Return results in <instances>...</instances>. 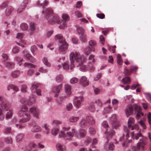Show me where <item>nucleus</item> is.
Wrapping results in <instances>:
<instances>
[{"label": "nucleus", "mask_w": 151, "mask_h": 151, "mask_svg": "<svg viewBox=\"0 0 151 151\" xmlns=\"http://www.w3.org/2000/svg\"><path fill=\"white\" fill-rule=\"evenodd\" d=\"M78 116H71L69 118V120L70 122H76L79 119Z\"/></svg>", "instance_id": "obj_30"}, {"label": "nucleus", "mask_w": 151, "mask_h": 151, "mask_svg": "<svg viewBox=\"0 0 151 151\" xmlns=\"http://www.w3.org/2000/svg\"><path fill=\"white\" fill-rule=\"evenodd\" d=\"M42 61L45 65L48 67H50L51 66V63L48 61L47 58L45 57H44L42 59Z\"/></svg>", "instance_id": "obj_25"}, {"label": "nucleus", "mask_w": 151, "mask_h": 151, "mask_svg": "<svg viewBox=\"0 0 151 151\" xmlns=\"http://www.w3.org/2000/svg\"><path fill=\"white\" fill-rule=\"evenodd\" d=\"M29 111L32 113L34 116L36 118H38L39 113L38 111L36 110L35 107L31 108L29 109Z\"/></svg>", "instance_id": "obj_17"}, {"label": "nucleus", "mask_w": 151, "mask_h": 151, "mask_svg": "<svg viewBox=\"0 0 151 151\" xmlns=\"http://www.w3.org/2000/svg\"><path fill=\"white\" fill-rule=\"evenodd\" d=\"M31 50L34 55H35L38 51V49L36 46L33 45L31 47Z\"/></svg>", "instance_id": "obj_29"}, {"label": "nucleus", "mask_w": 151, "mask_h": 151, "mask_svg": "<svg viewBox=\"0 0 151 151\" xmlns=\"http://www.w3.org/2000/svg\"><path fill=\"white\" fill-rule=\"evenodd\" d=\"M5 142L8 144H11L12 142V139L10 137H6L4 139Z\"/></svg>", "instance_id": "obj_58"}, {"label": "nucleus", "mask_w": 151, "mask_h": 151, "mask_svg": "<svg viewBox=\"0 0 151 151\" xmlns=\"http://www.w3.org/2000/svg\"><path fill=\"white\" fill-rule=\"evenodd\" d=\"M63 87L62 84H60L56 86L53 87L52 89V90L53 92L57 93H59L60 90L62 89Z\"/></svg>", "instance_id": "obj_15"}, {"label": "nucleus", "mask_w": 151, "mask_h": 151, "mask_svg": "<svg viewBox=\"0 0 151 151\" xmlns=\"http://www.w3.org/2000/svg\"><path fill=\"white\" fill-rule=\"evenodd\" d=\"M83 100V97L82 96L75 97L73 101V104L75 107L77 109L80 108L81 106V102Z\"/></svg>", "instance_id": "obj_7"}, {"label": "nucleus", "mask_w": 151, "mask_h": 151, "mask_svg": "<svg viewBox=\"0 0 151 151\" xmlns=\"http://www.w3.org/2000/svg\"><path fill=\"white\" fill-rule=\"evenodd\" d=\"M8 2H9L8 1H5L1 5L0 7L2 9L8 6Z\"/></svg>", "instance_id": "obj_56"}, {"label": "nucleus", "mask_w": 151, "mask_h": 151, "mask_svg": "<svg viewBox=\"0 0 151 151\" xmlns=\"http://www.w3.org/2000/svg\"><path fill=\"white\" fill-rule=\"evenodd\" d=\"M80 39L82 42H86L87 36L84 34L81 35L80 37Z\"/></svg>", "instance_id": "obj_48"}, {"label": "nucleus", "mask_w": 151, "mask_h": 151, "mask_svg": "<svg viewBox=\"0 0 151 151\" xmlns=\"http://www.w3.org/2000/svg\"><path fill=\"white\" fill-rule=\"evenodd\" d=\"M108 48L109 50L111 52L114 53L115 52V48L116 47V45H114L113 46H109L108 45Z\"/></svg>", "instance_id": "obj_38"}, {"label": "nucleus", "mask_w": 151, "mask_h": 151, "mask_svg": "<svg viewBox=\"0 0 151 151\" xmlns=\"http://www.w3.org/2000/svg\"><path fill=\"white\" fill-rule=\"evenodd\" d=\"M24 56L27 59L29 60L32 62H34L36 61L35 59L29 53L24 54Z\"/></svg>", "instance_id": "obj_20"}, {"label": "nucleus", "mask_w": 151, "mask_h": 151, "mask_svg": "<svg viewBox=\"0 0 151 151\" xmlns=\"http://www.w3.org/2000/svg\"><path fill=\"white\" fill-rule=\"evenodd\" d=\"M11 129L10 127H6L3 130V132L4 134H7L11 133Z\"/></svg>", "instance_id": "obj_35"}, {"label": "nucleus", "mask_w": 151, "mask_h": 151, "mask_svg": "<svg viewBox=\"0 0 151 151\" xmlns=\"http://www.w3.org/2000/svg\"><path fill=\"white\" fill-rule=\"evenodd\" d=\"M15 60L17 62V63L19 66H20L22 64V62L23 60L22 59L17 57L15 58Z\"/></svg>", "instance_id": "obj_45"}, {"label": "nucleus", "mask_w": 151, "mask_h": 151, "mask_svg": "<svg viewBox=\"0 0 151 151\" xmlns=\"http://www.w3.org/2000/svg\"><path fill=\"white\" fill-rule=\"evenodd\" d=\"M28 109V108L25 105H23L22 106L21 109L20 110V112H24L26 111Z\"/></svg>", "instance_id": "obj_59"}, {"label": "nucleus", "mask_w": 151, "mask_h": 151, "mask_svg": "<svg viewBox=\"0 0 151 151\" xmlns=\"http://www.w3.org/2000/svg\"><path fill=\"white\" fill-rule=\"evenodd\" d=\"M65 92L67 94L66 96H60L59 99L57 101L59 105H61L63 101V98H67L71 93V86L69 84H66L64 86Z\"/></svg>", "instance_id": "obj_4"}, {"label": "nucleus", "mask_w": 151, "mask_h": 151, "mask_svg": "<svg viewBox=\"0 0 151 151\" xmlns=\"http://www.w3.org/2000/svg\"><path fill=\"white\" fill-rule=\"evenodd\" d=\"M89 44L92 46H94L96 45V43L95 41L91 40L89 42Z\"/></svg>", "instance_id": "obj_61"}, {"label": "nucleus", "mask_w": 151, "mask_h": 151, "mask_svg": "<svg viewBox=\"0 0 151 151\" xmlns=\"http://www.w3.org/2000/svg\"><path fill=\"white\" fill-rule=\"evenodd\" d=\"M20 27L21 29L23 30H26L28 29V25L25 23H22L20 25Z\"/></svg>", "instance_id": "obj_32"}, {"label": "nucleus", "mask_w": 151, "mask_h": 151, "mask_svg": "<svg viewBox=\"0 0 151 151\" xmlns=\"http://www.w3.org/2000/svg\"><path fill=\"white\" fill-rule=\"evenodd\" d=\"M19 116L22 118L19 119V122L20 124L28 121L31 118L29 114L27 113H23L22 115H19Z\"/></svg>", "instance_id": "obj_9"}, {"label": "nucleus", "mask_w": 151, "mask_h": 151, "mask_svg": "<svg viewBox=\"0 0 151 151\" xmlns=\"http://www.w3.org/2000/svg\"><path fill=\"white\" fill-rule=\"evenodd\" d=\"M91 49L89 47H86L84 50L85 53L87 55H88L91 52Z\"/></svg>", "instance_id": "obj_40"}, {"label": "nucleus", "mask_w": 151, "mask_h": 151, "mask_svg": "<svg viewBox=\"0 0 151 151\" xmlns=\"http://www.w3.org/2000/svg\"><path fill=\"white\" fill-rule=\"evenodd\" d=\"M139 126L136 124H134L132 126V127L131 128V130H135L137 131H139Z\"/></svg>", "instance_id": "obj_57"}, {"label": "nucleus", "mask_w": 151, "mask_h": 151, "mask_svg": "<svg viewBox=\"0 0 151 151\" xmlns=\"http://www.w3.org/2000/svg\"><path fill=\"white\" fill-rule=\"evenodd\" d=\"M116 59L117 63L119 65H120L122 64L123 60L121 58V56L119 54L117 55Z\"/></svg>", "instance_id": "obj_36"}, {"label": "nucleus", "mask_w": 151, "mask_h": 151, "mask_svg": "<svg viewBox=\"0 0 151 151\" xmlns=\"http://www.w3.org/2000/svg\"><path fill=\"white\" fill-rule=\"evenodd\" d=\"M20 74V72L18 70H15L13 71L11 73V76L14 78L18 77Z\"/></svg>", "instance_id": "obj_26"}, {"label": "nucleus", "mask_w": 151, "mask_h": 151, "mask_svg": "<svg viewBox=\"0 0 151 151\" xmlns=\"http://www.w3.org/2000/svg\"><path fill=\"white\" fill-rule=\"evenodd\" d=\"M14 10L12 6H8L6 9L5 13L6 16H9L11 14V12Z\"/></svg>", "instance_id": "obj_21"}, {"label": "nucleus", "mask_w": 151, "mask_h": 151, "mask_svg": "<svg viewBox=\"0 0 151 151\" xmlns=\"http://www.w3.org/2000/svg\"><path fill=\"white\" fill-rule=\"evenodd\" d=\"M63 77L61 74H60L56 77V81L58 83H60L63 80Z\"/></svg>", "instance_id": "obj_33"}, {"label": "nucleus", "mask_w": 151, "mask_h": 151, "mask_svg": "<svg viewBox=\"0 0 151 151\" xmlns=\"http://www.w3.org/2000/svg\"><path fill=\"white\" fill-rule=\"evenodd\" d=\"M76 130L74 128L72 129L71 131L64 132L63 131H61V132L59 134V137L61 138H63L65 140H70L71 138L74 136L76 137H79L80 138L84 137L86 134V131L84 129H81L78 130V134H76Z\"/></svg>", "instance_id": "obj_3"}, {"label": "nucleus", "mask_w": 151, "mask_h": 151, "mask_svg": "<svg viewBox=\"0 0 151 151\" xmlns=\"http://www.w3.org/2000/svg\"><path fill=\"white\" fill-rule=\"evenodd\" d=\"M68 47V44L66 42H65L59 47V49L60 52H63L66 50Z\"/></svg>", "instance_id": "obj_18"}, {"label": "nucleus", "mask_w": 151, "mask_h": 151, "mask_svg": "<svg viewBox=\"0 0 151 151\" xmlns=\"http://www.w3.org/2000/svg\"><path fill=\"white\" fill-rule=\"evenodd\" d=\"M24 134L22 133L19 134L17 135L16 137V140L17 142H19L22 140Z\"/></svg>", "instance_id": "obj_41"}, {"label": "nucleus", "mask_w": 151, "mask_h": 151, "mask_svg": "<svg viewBox=\"0 0 151 151\" xmlns=\"http://www.w3.org/2000/svg\"><path fill=\"white\" fill-rule=\"evenodd\" d=\"M141 130V129H140L139 132L136 134H134V131L132 132L131 133L132 137L133 139H135L136 140H138L139 137H143V135L140 132Z\"/></svg>", "instance_id": "obj_14"}, {"label": "nucleus", "mask_w": 151, "mask_h": 151, "mask_svg": "<svg viewBox=\"0 0 151 151\" xmlns=\"http://www.w3.org/2000/svg\"><path fill=\"white\" fill-rule=\"evenodd\" d=\"M2 58L4 60L3 61L7 60H9V56L8 54L5 53H2L1 55Z\"/></svg>", "instance_id": "obj_51"}, {"label": "nucleus", "mask_w": 151, "mask_h": 151, "mask_svg": "<svg viewBox=\"0 0 151 151\" xmlns=\"http://www.w3.org/2000/svg\"><path fill=\"white\" fill-rule=\"evenodd\" d=\"M30 29L31 31H34L35 29V24L34 22H32L30 23Z\"/></svg>", "instance_id": "obj_42"}, {"label": "nucleus", "mask_w": 151, "mask_h": 151, "mask_svg": "<svg viewBox=\"0 0 151 151\" xmlns=\"http://www.w3.org/2000/svg\"><path fill=\"white\" fill-rule=\"evenodd\" d=\"M77 30L78 33L81 35L84 34L85 30L83 28L81 27H78L77 28Z\"/></svg>", "instance_id": "obj_43"}, {"label": "nucleus", "mask_w": 151, "mask_h": 151, "mask_svg": "<svg viewBox=\"0 0 151 151\" xmlns=\"http://www.w3.org/2000/svg\"><path fill=\"white\" fill-rule=\"evenodd\" d=\"M1 64L0 63V66L2 67H5L7 69H11L13 68L15 65V63L12 62H6L2 61Z\"/></svg>", "instance_id": "obj_8"}, {"label": "nucleus", "mask_w": 151, "mask_h": 151, "mask_svg": "<svg viewBox=\"0 0 151 151\" xmlns=\"http://www.w3.org/2000/svg\"><path fill=\"white\" fill-rule=\"evenodd\" d=\"M147 95L146 96L147 99L149 102L151 103V94L150 93H145Z\"/></svg>", "instance_id": "obj_64"}, {"label": "nucleus", "mask_w": 151, "mask_h": 151, "mask_svg": "<svg viewBox=\"0 0 151 151\" xmlns=\"http://www.w3.org/2000/svg\"><path fill=\"white\" fill-rule=\"evenodd\" d=\"M138 105L134 104L132 105H128L125 110V112L127 117H128L130 115L134 114V112L135 111L136 107H137Z\"/></svg>", "instance_id": "obj_5"}, {"label": "nucleus", "mask_w": 151, "mask_h": 151, "mask_svg": "<svg viewBox=\"0 0 151 151\" xmlns=\"http://www.w3.org/2000/svg\"><path fill=\"white\" fill-rule=\"evenodd\" d=\"M36 99L34 97H30L27 102V104L28 105H31L35 102Z\"/></svg>", "instance_id": "obj_28"}, {"label": "nucleus", "mask_w": 151, "mask_h": 151, "mask_svg": "<svg viewBox=\"0 0 151 151\" xmlns=\"http://www.w3.org/2000/svg\"><path fill=\"white\" fill-rule=\"evenodd\" d=\"M9 108L7 109L6 108V109L8 110L7 111V112L6 113V119H8L9 118H11L12 116L13 115V111L12 110H8V109ZM4 110H5L6 111V109H4Z\"/></svg>", "instance_id": "obj_24"}, {"label": "nucleus", "mask_w": 151, "mask_h": 151, "mask_svg": "<svg viewBox=\"0 0 151 151\" xmlns=\"http://www.w3.org/2000/svg\"><path fill=\"white\" fill-rule=\"evenodd\" d=\"M122 81L124 84H127L131 82V79L129 77H127L122 79Z\"/></svg>", "instance_id": "obj_34"}, {"label": "nucleus", "mask_w": 151, "mask_h": 151, "mask_svg": "<svg viewBox=\"0 0 151 151\" xmlns=\"http://www.w3.org/2000/svg\"><path fill=\"white\" fill-rule=\"evenodd\" d=\"M124 131L127 136V138H128L129 137V136L128 137V135L129 134L130 132L128 128V127L126 126H124Z\"/></svg>", "instance_id": "obj_49"}, {"label": "nucleus", "mask_w": 151, "mask_h": 151, "mask_svg": "<svg viewBox=\"0 0 151 151\" xmlns=\"http://www.w3.org/2000/svg\"><path fill=\"white\" fill-rule=\"evenodd\" d=\"M135 109V111L134 114H136L135 118L137 120H138L141 117V115L142 116H144V114L141 111L142 109L138 105L137 107H136Z\"/></svg>", "instance_id": "obj_10"}, {"label": "nucleus", "mask_w": 151, "mask_h": 151, "mask_svg": "<svg viewBox=\"0 0 151 151\" xmlns=\"http://www.w3.org/2000/svg\"><path fill=\"white\" fill-rule=\"evenodd\" d=\"M78 81V78L76 77H73L70 80V83L71 84H74L77 83Z\"/></svg>", "instance_id": "obj_53"}, {"label": "nucleus", "mask_w": 151, "mask_h": 151, "mask_svg": "<svg viewBox=\"0 0 151 151\" xmlns=\"http://www.w3.org/2000/svg\"><path fill=\"white\" fill-rule=\"evenodd\" d=\"M59 129L58 128H53L51 130V133L52 135L56 136L58 133Z\"/></svg>", "instance_id": "obj_37"}, {"label": "nucleus", "mask_w": 151, "mask_h": 151, "mask_svg": "<svg viewBox=\"0 0 151 151\" xmlns=\"http://www.w3.org/2000/svg\"><path fill=\"white\" fill-rule=\"evenodd\" d=\"M48 3V1L45 0L43 3H42L40 4L43 9L42 11V13H44V12H45L46 14L45 17L46 19L47 20L48 22L50 24H53L55 23L58 24H60L62 20H60L59 16L57 15H55L53 17L51 15L53 13V10L51 8L45 9L44 6H47Z\"/></svg>", "instance_id": "obj_2"}, {"label": "nucleus", "mask_w": 151, "mask_h": 151, "mask_svg": "<svg viewBox=\"0 0 151 151\" xmlns=\"http://www.w3.org/2000/svg\"><path fill=\"white\" fill-rule=\"evenodd\" d=\"M56 147L58 151H64L65 150V146L60 143L57 144Z\"/></svg>", "instance_id": "obj_19"}, {"label": "nucleus", "mask_w": 151, "mask_h": 151, "mask_svg": "<svg viewBox=\"0 0 151 151\" xmlns=\"http://www.w3.org/2000/svg\"><path fill=\"white\" fill-rule=\"evenodd\" d=\"M24 65L25 66L29 68H34L36 66V65H35L31 63L26 62L24 63Z\"/></svg>", "instance_id": "obj_39"}, {"label": "nucleus", "mask_w": 151, "mask_h": 151, "mask_svg": "<svg viewBox=\"0 0 151 151\" xmlns=\"http://www.w3.org/2000/svg\"><path fill=\"white\" fill-rule=\"evenodd\" d=\"M55 39H58L60 43H64L66 42L65 39L61 34L57 35L55 36Z\"/></svg>", "instance_id": "obj_16"}, {"label": "nucleus", "mask_w": 151, "mask_h": 151, "mask_svg": "<svg viewBox=\"0 0 151 151\" xmlns=\"http://www.w3.org/2000/svg\"><path fill=\"white\" fill-rule=\"evenodd\" d=\"M91 141V138L90 137H88L85 140L84 144L86 145H87Z\"/></svg>", "instance_id": "obj_62"}, {"label": "nucleus", "mask_w": 151, "mask_h": 151, "mask_svg": "<svg viewBox=\"0 0 151 151\" xmlns=\"http://www.w3.org/2000/svg\"><path fill=\"white\" fill-rule=\"evenodd\" d=\"M80 83L83 86H86L89 84V82L85 76H82L80 80Z\"/></svg>", "instance_id": "obj_12"}, {"label": "nucleus", "mask_w": 151, "mask_h": 151, "mask_svg": "<svg viewBox=\"0 0 151 151\" xmlns=\"http://www.w3.org/2000/svg\"><path fill=\"white\" fill-rule=\"evenodd\" d=\"M62 65L64 69L67 70L69 69V65L68 62H65L64 63H62Z\"/></svg>", "instance_id": "obj_47"}, {"label": "nucleus", "mask_w": 151, "mask_h": 151, "mask_svg": "<svg viewBox=\"0 0 151 151\" xmlns=\"http://www.w3.org/2000/svg\"><path fill=\"white\" fill-rule=\"evenodd\" d=\"M62 18L65 21H68L70 19V17L69 15L65 14H62Z\"/></svg>", "instance_id": "obj_44"}, {"label": "nucleus", "mask_w": 151, "mask_h": 151, "mask_svg": "<svg viewBox=\"0 0 151 151\" xmlns=\"http://www.w3.org/2000/svg\"><path fill=\"white\" fill-rule=\"evenodd\" d=\"M24 34L23 33H18L17 34L16 37L17 39H21L24 36Z\"/></svg>", "instance_id": "obj_63"}, {"label": "nucleus", "mask_w": 151, "mask_h": 151, "mask_svg": "<svg viewBox=\"0 0 151 151\" xmlns=\"http://www.w3.org/2000/svg\"><path fill=\"white\" fill-rule=\"evenodd\" d=\"M88 124L87 121L84 120L82 119L79 123L80 126L82 127H87Z\"/></svg>", "instance_id": "obj_27"}, {"label": "nucleus", "mask_w": 151, "mask_h": 151, "mask_svg": "<svg viewBox=\"0 0 151 151\" xmlns=\"http://www.w3.org/2000/svg\"><path fill=\"white\" fill-rule=\"evenodd\" d=\"M110 121L111 123L113 128L117 129L119 126V124L117 120L116 115L113 114L111 117Z\"/></svg>", "instance_id": "obj_6"}, {"label": "nucleus", "mask_w": 151, "mask_h": 151, "mask_svg": "<svg viewBox=\"0 0 151 151\" xmlns=\"http://www.w3.org/2000/svg\"><path fill=\"white\" fill-rule=\"evenodd\" d=\"M0 105L3 110L6 109V110L7 111L8 110L6 109V108L8 109L11 107V105L10 104L7 103H5L3 102L1 96H0Z\"/></svg>", "instance_id": "obj_11"}, {"label": "nucleus", "mask_w": 151, "mask_h": 151, "mask_svg": "<svg viewBox=\"0 0 151 151\" xmlns=\"http://www.w3.org/2000/svg\"><path fill=\"white\" fill-rule=\"evenodd\" d=\"M93 103H95L97 104L98 106L101 107L102 106V103L100 100L98 99H97L93 101Z\"/></svg>", "instance_id": "obj_46"}, {"label": "nucleus", "mask_w": 151, "mask_h": 151, "mask_svg": "<svg viewBox=\"0 0 151 151\" xmlns=\"http://www.w3.org/2000/svg\"><path fill=\"white\" fill-rule=\"evenodd\" d=\"M137 122L140 124L143 129H146V127L145 124L142 119H141L140 121H138Z\"/></svg>", "instance_id": "obj_54"}, {"label": "nucleus", "mask_w": 151, "mask_h": 151, "mask_svg": "<svg viewBox=\"0 0 151 151\" xmlns=\"http://www.w3.org/2000/svg\"><path fill=\"white\" fill-rule=\"evenodd\" d=\"M89 131L91 134H94L96 132V130L95 129L91 127L89 128Z\"/></svg>", "instance_id": "obj_60"}, {"label": "nucleus", "mask_w": 151, "mask_h": 151, "mask_svg": "<svg viewBox=\"0 0 151 151\" xmlns=\"http://www.w3.org/2000/svg\"><path fill=\"white\" fill-rule=\"evenodd\" d=\"M41 127L37 125H35L32 127L31 131L33 132H37L41 131Z\"/></svg>", "instance_id": "obj_22"}, {"label": "nucleus", "mask_w": 151, "mask_h": 151, "mask_svg": "<svg viewBox=\"0 0 151 151\" xmlns=\"http://www.w3.org/2000/svg\"><path fill=\"white\" fill-rule=\"evenodd\" d=\"M70 59L71 62L70 69H72L74 67V62L75 60L76 62L77 67L80 66L79 69L82 71H85L87 70L86 67L83 65V63L85 62L86 58L83 55H81L78 52H71L70 56Z\"/></svg>", "instance_id": "obj_1"}, {"label": "nucleus", "mask_w": 151, "mask_h": 151, "mask_svg": "<svg viewBox=\"0 0 151 151\" xmlns=\"http://www.w3.org/2000/svg\"><path fill=\"white\" fill-rule=\"evenodd\" d=\"M87 122L91 125H93L95 123V121L91 116H88L86 117Z\"/></svg>", "instance_id": "obj_23"}, {"label": "nucleus", "mask_w": 151, "mask_h": 151, "mask_svg": "<svg viewBox=\"0 0 151 151\" xmlns=\"http://www.w3.org/2000/svg\"><path fill=\"white\" fill-rule=\"evenodd\" d=\"M39 86V84L38 83L33 84L32 85L30 89L32 92H35L37 90V88Z\"/></svg>", "instance_id": "obj_31"}, {"label": "nucleus", "mask_w": 151, "mask_h": 151, "mask_svg": "<svg viewBox=\"0 0 151 151\" xmlns=\"http://www.w3.org/2000/svg\"><path fill=\"white\" fill-rule=\"evenodd\" d=\"M102 75V74L101 73H98L96 75V77L94 78V80L95 81H98L101 77Z\"/></svg>", "instance_id": "obj_55"}, {"label": "nucleus", "mask_w": 151, "mask_h": 151, "mask_svg": "<svg viewBox=\"0 0 151 151\" xmlns=\"http://www.w3.org/2000/svg\"><path fill=\"white\" fill-rule=\"evenodd\" d=\"M4 110H3L1 108V106L0 107V120H3L4 118V116L2 115L3 114V112Z\"/></svg>", "instance_id": "obj_52"}, {"label": "nucleus", "mask_w": 151, "mask_h": 151, "mask_svg": "<svg viewBox=\"0 0 151 151\" xmlns=\"http://www.w3.org/2000/svg\"><path fill=\"white\" fill-rule=\"evenodd\" d=\"M25 6L21 4L19 7L18 9L17 12L18 13H20L25 8Z\"/></svg>", "instance_id": "obj_50"}, {"label": "nucleus", "mask_w": 151, "mask_h": 151, "mask_svg": "<svg viewBox=\"0 0 151 151\" xmlns=\"http://www.w3.org/2000/svg\"><path fill=\"white\" fill-rule=\"evenodd\" d=\"M107 133L108 134V136L106 138L107 141L106 143H107L109 142V139H111L114 135L115 134V132L112 130H110L108 132L107 130L106 129L105 132V133L106 134Z\"/></svg>", "instance_id": "obj_13"}]
</instances>
